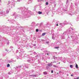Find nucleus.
Instances as JSON below:
<instances>
[{
  "mask_svg": "<svg viewBox=\"0 0 79 79\" xmlns=\"http://www.w3.org/2000/svg\"><path fill=\"white\" fill-rule=\"evenodd\" d=\"M59 64H60V62H59Z\"/></svg>",
  "mask_w": 79,
  "mask_h": 79,
  "instance_id": "18",
  "label": "nucleus"
},
{
  "mask_svg": "<svg viewBox=\"0 0 79 79\" xmlns=\"http://www.w3.org/2000/svg\"><path fill=\"white\" fill-rule=\"evenodd\" d=\"M43 74L44 75H46L47 74V72H43Z\"/></svg>",
  "mask_w": 79,
  "mask_h": 79,
  "instance_id": "1",
  "label": "nucleus"
},
{
  "mask_svg": "<svg viewBox=\"0 0 79 79\" xmlns=\"http://www.w3.org/2000/svg\"><path fill=\"white\" fill-rule=\"evenodd\" d=\"M76 68H78V65L77 64H76Z\"/></svg>",
  "mask_w": 79,
  "mask_h": 79,
  "instance_id": "4",
  "label": "nucleus"
},
{
  "mask_svg": "<svg viewBox=\"0 0 79 79\" xmlns=\"http://www.w3.org/2000/svg\"><path fill=\"white\" fill-rule=\"evenodd\" d=\"M74 79H76L75 78H74Z\"/></svg>",
  "mask_w": 79,
  "mask_h": 79,
  "instance_id": "17",
  "label": "nucleus"
},
{
  "mask_svg": "<svg viewBox=\"0 0 79 79\" xmlns=\"http://www.w3.org/2000/svg\"><path fill=\"white\" fill-rule=\"evenodd\" d=\"M47 55H48V53H47Z\"/></svg>",
  "mask_w": 79,
  "mask_h": 79,
  "instance_id": "16",
  "label": "nucleus"
},
{
  "mask_svg": "<svg viewBox=\"0 0 79 79\" xmlns=\"http://www.w3.org/2000/svg\"><path fill=\"white\" fill-rule=\"evenodd\" d=\"M45 35V33H43L42 34V35L43 36Z\"/></svg>",
  "mask_w": 79,
  "mask_h": 79,
  "instance_id": "5",
  "label": "nucleus"
},
{
  "mask_svg": "<svg viewBox=\"0 0 79 79\" xmlns=\"http://www.w3.org/2000/svg\"><path fill=\"white\" fill-rule=\"evenodd\" d=\"M56 26H58V24H56Z\"/></svg>",
  "mask_w": 79,
  "mask_h": 79,
  "instance_id": "15",
  "label": "nucleus"
},
{
  "mask_svg": "<svg viewBox=\"0 0 79 79\" xmlns=\"http://www.w3.org/2000/svg\"><path fill=\"white\" fill-rule=\"evenodd\" d=\"M76 79H79V77H77V78H76Z\"/></svg>",
  "mask_w": 79,
  "mask_h": 79,
  "instance_id": "13",
  "label": "nucleus"
},
{
  "mask_svg": "<svg viewBox=\"0 0 79 79\" xmlns=\"http://www.w3.org/2000/svg\"><path fill=\"white\" fill-rule=\"evenodd\" d=\"M46 5H48V2H46Z\"/></svg>",
  "mask_w": 79,
  "mask_h": 79,
  "instance_id": "8",
  "label": "nucleus"
},
{
  "mask_svg": "<svg viewBox=\"0 0 79 79\" xmlns=\"http://www.w3.org/2000/svg\"><path fill=\"white\" fill-rule=\"evenodd\" d=\"M10 65L9 64H8L7 65V67H10Z\"/></svg>",
  "mask_w": 79,
  "mask_h": 79,
  "instance_id": "6",
  "label": "nucleus"
},
{
  "mask_svg": "<svg viewBox=\"0 0 79 79\" xmlns=\"http://www.w3.org/2000/svg\"><path fill=\"white\" fill-rule=\"evenodd\" d=\"M59 48V47H55V48H56V49Z\"/></svg>",
  "mask_w": 79,
  "mask_h": 79,
  "instance_id": "7",
  "label": "nucleus"
},
{
  "mask_svg": "<svg viewBox=\"0 0 79 79\" xmlns=\"http://www.w3.org/2000/svg\"><path fill=\"white\" fill-rule=\"evenodd\" d=\"M71 76H72V77L74 76V75H73V74H71Z\"/></svg>",
  "mask_w": 79,
  "mask_h": 79,
  "instance_id": "14",
  "label": "nucleus"
},
{
  "mask_svg": "<svg viewBox=\"0 0 79 79\" xmlns=\"http://www.w3.org/2000/svg\"><path fill=\"white\" fill-rule=\"evenodd\" d=\"M53 66H54V67H56V65H53Z\"/></svg>",
  "mask_w": 79,
  "mask_h": 79,
  "instance_id": "12",
  "label": "nucleus"
},
{
  "mask_svg": "<svg viewBox=\"0 0 79 79\" xmlns=\"http://www.w3.org/2000/svg\"><path fill=\"white\" fill-rule=\"evenodd\" d=\"M42 13V12H40V11L38 12V14H39V15H41Z\"/></svg>",
  "mask_w": 79,
  "mask_h": 79,
  "instance_id": "2",
  "label": "nucleus"
},
{
  "mask_svg": "<svg viewBox=\"0 0 79 79\" xmlns=\"http://www.w3.org/2000/svg\"><path fill=\"white\" fill-rule=\"evenodd\" d=\"M36 32H38V31H39V29H36Z\"/></svg>",
  "mask_w": 79,
  "mask_h": 79,
  "instance_id": "9",
  "label": "nucleus"
},
{
  "mask_svg": "<svg viewBox=\"0 0 79 79\" xmlns=\"http://www.w3.org/2000/svg\"><path fill=\"white\" fill-rule=\"evenodd\" d=\"M48 66H52V64L51 63L48 64Z\"/></svg>",
  "mask_w": 79,
  "mask_h": 79,
  "instance_id": "3",
  "label": "nucleus"
},
{
  "mask_svg": "<svg viewBox=\"0 0 79 79\" xmlns=\"http://www.w3.org/2000/svg\"><path fill=\"white\" fill-rule=\"evenodd\" d=\"M70 68H72V67H73V65H70Z\"/></svg>",
  "mask_w": 79,
  "mask_h": 79,
  "instance_id": "10",
  "label": "nucleus"
},
{
  "mask_svg": "<svg viewBox=\"0 0 79 79\" xmlns=\"http://www.w3.org/2000/svg\"><path fill=\"white\" fill-rule=\"evenodd\" d=\"M51 73H53V70L51 71Z\"/></svg>",
  "mask_w": 79,
  "mask_h": 79,
  "instance_id": "11",
  "label": "nucleus"
}]
</instances>
